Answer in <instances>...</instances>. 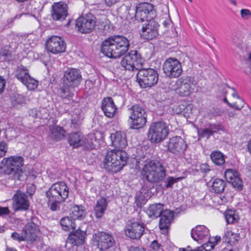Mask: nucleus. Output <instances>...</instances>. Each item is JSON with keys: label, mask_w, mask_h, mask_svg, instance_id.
<instances>
[{"label": "nucleus", "mask_w": 251, "mask_h": 251, "mask_svg": "<svg viewBox=\"0 0 251 251\" xmlns=\"http://www.w3.org/2000/svg\"><path fill=\"white\" fill-rule=\"evenodd\" d=\"M6 81L5 79L0 75V94H1L5 88Z\"/></svg>", "instance_id": "56"}, {"label": "nucleus", "mask_w": 251, "mask_h": 251, "mask_svg": "<svg viewBox=\"0 0 251 251\" xmlns=\"http://www.w3.org/2000/svg\"><path fill=\"white\" fill-rule=\"evenodd\" d=\"M141 55L136 50H131L122 59L121 65L125 70L134 71L142 64Z\"/></svg>", "instance_id": "14"}, {"label": "nucleus", "mask_w": 251, "mask_h": 251, "mask_svg": "<svg viewBox=\"0 0 251 251\" xmlns=\"http://www.w3.org/2000/svg\"><path fill=\"white\" fill-rule=\"evenodd\" d=\"M184 177H174L173 176H169L164 180V186L166 188H172L174 184L179 181L183 179Z\"/></svg>", "instance_id": "41"}, {"label": "nucleus", "mask_w": 251, "mask_h": 251, "mask_svg": "<svg viewBox=\"0 0 251 251\" xmlns=\"http://www.w3.org/2000/svg\"><path fill=\"white\" fill-rule=\"evenodd\" d=\"M135 19L139 23H143L154 20L156 16V10L153 4L149 2L138 3L135 7Z\"/></svg>", "instance_id": "9"}, {"label": "nucleus", "mask_w": 251, "mask_h": 251, "mask_svg": "<svg viewBox=\"0 0 251 251\" xmlns=\"http://www.w3.org/2000/svg\"><path fill=\"white\" fill-rule=\"evenodd\" d=\"M244 103L245 102L243 100L240 99L239 102H235L232 103V106H230V107L233 108L237 110H240L243 107Z\"/></svg>", "instance_id": "50"}, {"label": "nucleus", "mask_w": 251, "mask_h": 251, "mask_svg": "<svg viewBox=\"0 0 251 251\" xmlns=\"http://www.w3.org/2000/svg\"><path fill=\"white\" fill-rule=\"evenodd\" d=\"M224 215L227 224H234L239 220V215L235 210L227 209L224 213Z\"/></svg>", "instance_id": "37"}, {"label": "nucleus", "mask_w": 251, "mask_h": 251, "mask_svg": "<svg viewBox=\"0 0 251 251\" xmlns=\"http://www.w3.org/2000/svg\"><path fill=\"white\" fill-rule=\"evenodd\" d=\"M110 138L113 146L118 149L107 153L103 159V165L108 172L116 174L126 165L128 156L122 149L126 147L127 142L126 133L121 131L111 133Z\"/></svg>", "instance_id": "1"}, {"label": "nucleus", "mask_w": 251, "mask_h": 251, "mask_svg": "<svg viewBox=\"0 0 251 251\" xmlns=\"http://www.w3.org/2000/svg\"><path fill=\"white\" fill-rule=\"evenodd\" d=\"M169 132V124L164 121H158L150 125L148 137L151 143H158L167 137Z\"/></svg>", "instance_id": "6"}, {"label": "nucleus", "mask_w": 251, "mask_h": 251, "mask_svg": "<svg viewBox=\"0 0 251 251\" xmlns=\"http://www.w3.org/2000/svg\"><path fill=\"white\" fill-rule=\"evenodd\" d=\"M29 115L32 116L33 118H42V117H40L39 114V112L37 110V109L33 108L31 109L29 111Z\"/></svg>", "instance_id": "53"}, {"label": "nucleus", "mask_w": 251, "mask_h": 251, "mask_svg": "<svg viewBox=\"0 0 251 251\" xmlns=\"http://www.w3.org/2000/svg\"><path fill=\"white\" fill-rule=\"evenodd\" d=\"M241 18L244 20H249L251 18V11L250 10L243 8L240 10Z\"/></svg>", "instance_id": "47"}, {"label": "nucleus", "mask_w": 251, "mask_h": 251, "mask_svg": "<svg viewBox=\"0 0 251 251\" xmlns=\"http://www.w3.org/2000/svg\"><path fill=\"white\" fill-rule=\"evenodd\" d=\"M51 15L55 21H63L68 15V6L64 2H54L51 6Z\"/></svg>", "instance_id": "21"}, {"label": "nucleus", "mask_w": 251, "mask_h": 251, "mask_svg": "<svg viewBox=\"0 0 251 251\" xmlns=\"http://www.w3.org/2000/svg\"><path fill=\"white\" fill-rule=\"evenodd\" d=\"M247 148H248V151L251 154V139L248 142Z\"/></svg>", "instance_id": "63"}, {"label": "nucleus", "mask_w": 251, "mask_h": 251, "mask_svg": "<svg viewBox=\"0 0 251 251\" xmlns=\"http://www.w3.org/2000/svg\"><path fill=\"white\" fill-rule=\"evenodd\" d=\"M91 138H84L83 140V143L81 146H83L84 148L87 150H91L95 148V145L94 144L93 139L94 138L96 141L95 137L94 135Z\"/></svg>", "instance_id": "43"}, {"label": "nucleus", "mask_w": 251, "mask_h": 251, "mask_svg": "<svg viewBox=\"0 0 251 251\" xmlns=\"http://www.w3.org/2000/svg\"><path fill=\"white\" fill-rule=\"evenodd\" d=\"M170 24V21L168 20H166L163 22V25L165 27L169 26Z\"/></svg>", "instance_id": "62"}, {"label": "nucleus", "mask_w": 251, "mask_h": 251, "mask_svg": "<svg viewBox=\"0 0 251 251\" xmlns=\"http://www.w3.org/2000/svg\"><path fill=\"white\" fill-rule=\"evenodd\" d=\"M15 76L29 90H33L37 87L38 81L30 76L29 70L23 65L18 67Z\"/></svg>", "instance_id": "15"}, {"label": "nucleus", "mask_w": 251, "mask_h": 251, "mask_svg": "<svg viewBox=\"0 0 251 251\" xmlns=\"http://www.w3.org/2000/svg\"><path fill=\"white\" fill-rule=\"evenodd\" d=\"M94 242L100 251H105L114 246L116 241L113 236L104 231H98L93 234Z\"/></svg>", "instance_id": "13"}, {"label": "nucleus", "mask_w": 251, "mask_h": 251, "mask_svg": "<svg viewBox=\"0 0 251 251\" xmlns=\"http://www.w3.org/2000/svg\"><path fill=\"white\" fill-rule=\"evenodd\" d=\"M151 248L155 251H163L162 246L156 240L153 241L151 244Z\"/></svg>", "instance_id": "49"}, {"label": "nucleus", "mask_w": 251, "mask_h": 251, "mask_svg": "<svg viewBox=\"0 0 251 251\" xmlns=\"http://www.w3.org/2000/svg\"><path fill=\"white\" fill-rule=\"evenodd\" d=\"M40 222L38 218L35 216H32L24 228L26 233H27L30 236L31 239L34 241L36 240L38 236V233L40 231Z\"/></svg>", "instance_id": "25"}, {"label": "nucleus", "mask_w": 251, "mask_h": 251, "mask_svg": "<svg viewBox=\"0 0 251 251\" xmlns=\"http://www.w3.org/2000/svg\"><path fill=\"white\" fill-rule=\"evenodd\" d=\"M83 115L79 109L73 111L72 115L71 127L75 130H78L83 119Z\"/></svg>", "instance_id": "33"}, {"label": "nucleus", "mask_w": 251, "mask_h": 251, "mask_svg": "<svg viewBox=\"0 0 251 251\" xmlns=\"http://www.w3.org/2000/svg\"><path fill=\"white\" fill-rule=\"evenodd\" d=\"M208 242L205 244L206 247L210 246L211 249H214V247L221 241V237L216 236L213 238H208Z\"/></svg>", "instance_id": "44"}, {"label": "nucleus", "mask_w": 251, "mask_h": 251, "mask_svg": "<svg viewBox=\"0 0 251 251\" xmlns=\"http://www.w3.org/2000/svg\"><path fill=\"white\" fill-rule=\"evenodd\" d=\"M191 236L196 241L207 240L210 236L209 230L205 226L198 225L191 229Z\"/></svg>", "instance_id": "26"}, {"label": "nucleus", "mask_w": 251, "mask_h": 251, "mask_svg": "<svg viewBox=\"0 0 251 251\" xmlns=\"http://www.w3.org/2000/svg\"><path fill=\"white\" fill-rule=\"evenodd\" d=\"M130 115L128 124L131 129L143 128L147 123V113L146 109L139 104L133 105L129 109Z\"/></svg>", "instance_id": "7"}, {"label": "nucleus", "mask_w": 251, "mask_h": 251, "mask_svg": "<svg viewBox=\"0 0 251 251\" xmlns=\"http://www.w3.org/2000/svg\"><path fill=\"white\" fill-rule=\"evenodd\" d=\"M210 159L212 163L217 166L223 167L226 162L225 155L219 150H214L211 152Z\"/></svg>", "instance_id": "32"}, {"label": "nucleus", "mask_w": 251, "mask_h": 251, "mask_svg": "<svg viewBox=\"0 0 251 251\" xmlns=\"http://www.w3.org/2000/svg\"><path fill=\"white\" fill-rule=\"evenodd\" d=\"M209 128L211 130L213 134L218 131H224V127L221 124H210L209 125Z\"/></svg>", "instance_id": "46"}, {"label": "nucleus", "mask_w": 251, "mask_h": 251, "mask_svg": "<svg viewBox=\"0 0 251 251\" xmlns=\"http://www.w3.org/2000/svg\"><path fill=\"white\" fill-rule=\"evenodd\" d=\"M83 138L82 133L79 131H77L70 134L68 141L71 146L74 148H77L82 146Z\"/></svg>", "instance_id": "31"}, {"label": "nucleus", "mask_w": 251, "mask_h": 251, "mask_svg": "<svg viewBox=\"0 0 251 251\" xmlns=\"http://www.w3.org/2000/svg\"><path fill=\"white\" fill-rule=\"evenodd\" d=\"M107 201L105 198L101 197L97 201L93 211L97 219H100L103 216L107 209Z\"/></svg>", "instance_id": "29"}, {"label": "nucleus", "mask_w": 251, "mask_h": 251, "mask_svg": "<svg viewBox=\"0 0 251 251\" xmlns=\"http://www.w3.org/2000/svg\"><path fill=\"white\" fill-rule=\"evenodd\" d=\"M10 213V210L8 207L0 206V216L7 215Z\"/></svg>", "instance_id": "54"}, {"label": "nucleus", "mask_w": 251, "mask_h": 251, "mask_svg": "<svg viewBox=\"0 0 251 251\" xmlns=\"http://www.w3.org/2000/svg\"><path fill=\"white\" fill-rule=\"evenodd\" d=\"M69 87L64 85L63 83V86L60 88L59 92L60 96L63 99L70 100L73 97V94L71 92Z\"/></svg>", "instance_id": "42"}, {"label": "nucleus", "mask_w": 251, "mask_h": 251, "mask_svg": "<svg viewBox=\"0 0 251 251\" xmlns=\"http://www.w3.org/2000/svg\"><path fill=\"white\" fill-rule=\"evenodd\" d=\"M223 101L224 102H225V103H226L227 104V105L230 107V106H232V103H230L229 102H228V101L227 100V99L225 97L224 99H223Z\"/></svg>", "instance_id": "64"}, {"label": "nucleus", "mask_w": 251, "mask_h": 251, "mask_svg": "<svg viewBox=\"0 0 251 251\" xmlns=\"http://www.w3.org/2000/svg\"><path fill=\"white\" fill-rule=\"evenodd\" d=\"M232 235V231L230 230L226 231L223 236L224 237H226V238H231Z\"/></svg>", "instance_id": "59"}, {"label": "nucleus", "mask_w": 251, "mask_h": 251, "mask_svg": "<svg viewBox=\"0 0 251 251\" xmlns=\"http://www.w3.org/2000/svg\"><path fill=\"white\" fill-rule=\"evenodd\" d=\"M160 217L159 226L160 229H168L174 218V212L166 209L159 217Z\"/></svg>", "instance_id": "28"}, {"label": "nucleus", "mask_w": 251, "mask_h": 251, "mask_svg": "<svg viewBox=\"0 0 251 251\" xmlns=\"http://www.w3.org/2000/svg\"><path fill=\"white\" fill-rule=\"evenodd\" d=\"M127 251H146L145 248L140 246H131Z\"/></svg>", "instance_id": "55"}, {"label": "nucleus", "mask_w": 251, "mask_h": 251, "mask_svg": "<svg viewBox=\"0 0 251 251\" xmlns=\"http://www.w3.org/2000/svg\"><path fill=\"white\" fill-rule=\"evenodd\" d=\"M164 204L161 203L152 204L148 208L146 213L150 218L156 219L164 211Z\"/></svg>", "instance_id": "30"}, {"label": "nucleus", "mask_w": 251, "mask_h": 251, "mask_svg": "<svg viewBox=\"0 0 251 251\" xmlns=\"http://www.w3.org/2000/svg\"><path fill=\"white\" fill-rule=\"evenodd\" d=\"M226 179H229L233 187L237 190H241L243 189V183L242 179L238 176V173L234 170L227 169L225 173Z\"/></svg>", "instance_id": "27"}, {"label": "nucleus", "mask_w": 251, "mask_h": 251, "mask_svg": "<svg viewBox=\"0 0 251 251\" xmlns=\"http://www.w3.org/2000/svg\"><path fill=\"white\" fill-rule=\"evenodd\" d=\"M176 85L175 89L180 96H189L194 89V79L191 76L182 77L176 81Z\"/></svg>", "instance_id": "16"}, {"label": "nucleus", "mask_w": 251, "mask_h": 251, "mask_svg": "<svg viewBox=\"0 0 251 251\" xmlns=\"http://www.w3.org/2000/svg\"><path fill=\"white\" fill-rule=\"evenodd\" d=\"M101 108L105 116L110 118L114 117L117 110V107L115 104L113 99L110 97L102 99Z\"/></svg>", "instance_id": "24"}, {"label": "nucleus", "mask_w": 251, "mask_h": 251, "mask_svg": "<svg viewBox=\"0 0 251 251\" xmlns=\"http://www.w3.org/2000/svg\"><path fill=\"white\" fill-rule=\"evenodd\" d=\"M29 201L27 196L18 190L13 197V208L15 212L26 211L29 209Z\"/></svg>", "instance_id": "20"}, {"label": "nucleus", "mask_w": 251, "mask_h": 251, "mask_svg": "<svg viewBox=\"0 0 251 251\" xmlns=\"http://www.w3.org/2000/svg\"><path fill=\"white\" fill-rule=\"evenodd\" d=\"M96 84V80L87 79L85 81V87L86 89L90 90L93 89Z\"/></svg>", "instance_id": "51"}, {"label": "nucleus", "mask_w": 251, "mask_h": 251, "mask_svg": "<svg viewBox=\"0 0 251 251\" xmlns=\"http://www.w3.org/2000/svg\"><path fill=\"white\" fill-rule=\"evenodd\" d=\"M163 70L165 75L170 78L178 77L183 71L181 62L175 57H169L164 61Z\"/></svg>", "instance_id": "10"}, {"label": "nucleus", "mask_w": 251, "mask_h": 251, "mask_svg": "<svg viewBox=\"0 0 251 251\" xmlns=\"http://www.w3.org/2000/svg\"><path fill=\"white\" fill-rule=\"evenodd\" d=\"M86 235V231L81 230L80 228L73 229L69 234L67 242L73 246L82 245L85 242Z\"/></svg>", "instance_id": "23"}, {"label": "nucleus", "mask_w": 251, "mask_h": 251, "mask_svg": "<svg viewBox=\"0 0 251 251\" xmlns=\"http://www.w3.org/2000/svg\"><path fill=\"white\" fill-rule=\"evenodd\" d=\"M24 158L20 155H11L3 158L0 163V173L9 176V178L23 181L25 179L24 171Z\"/></svg>", "instance_id": "3"}, {"label": "nucleus", "mask_w": 251, "mask_h": 251, "mask_svg": "<svg viewBox=\"0 0 251 251\" xmlns=\"http://www.w3.org/2000/svg\"><path fill=\"white\" fill-rule=\"evenodd\" d=\"M81 80V73L78 69L68 68L64 73L63 77L64 85L74 88L78 86Z\"/></svg>", "instance_id": "18"}, {"label": "nucleus", "mask_w": 251, "mask_h": 251, "mask_svg": "<svg viewBox=\"0 0 251 251\" xmlns=\"http://www.w3.org/2000/svg\"><path fill=\"white\" fill-rule=\"evenodd\" d=\"M223 113V111L218 109L215 111V114H214V116H221Z\"/></svg>", "instance_id": "61"}, {"label": "nucleus", "mask_w": 251, "mask_h": 251, "mask_svg": "<svg viewBox=\"0 0 251 251\" xmlns=\"http://www.w3.org/2000/svg\"><path fill=\"white\" fill-rule=\"evenodd\" d=\"M145 225L133 219L128 220L125 227L126 237L131 239L138 240L144 234Z\"/></svg>", "instance_id": "12"}, {"label": "nucleus", "mask_w": 251, "mask_h": 251, "mask_svg": "<svg viewBox=\"0 0 251 251\" xmlns=\"http://www.w3.org/2000/svg\"><path fill=\"white\" fill-rule=\"evenodd\" d=\"M227 182L220 178H215L213 180L211 186V190L215 193H223L226 186Z\"/></svg>", "instance_id": "36"}, {"label": "nucleus", "mask_w": 251, "mask_h": 251, "mask_svg": "<svg viewBox=\"0 0 251 251\" xmlns=\"http://www.w3.org/2000/svg\"><path fill=\"white\" fill-rule=\"evenodd\" d=\"M60 224L62 229L64 231H70L76 228L75 221L70 216H66L61 219Z\"/></svg>", "instance_id": "34"}, {"label": "nucleus", "mask_w": 251, "mask_h": 251, "mask_svg": "<svg viewBox=\"0 0 251 251\" xmlns=\"http://www.w3.org/2000/svg\"><path fill=\"white\" fill-rule=\"evenodd\" d=\"M65 130L63 127L55 126L51 130V137L56 141L61 140L65 137Z\"/></svg>", "instance_id": "40"}, {"label": "nucleus", "mask_w": 251, "mask_h": 251, "mask_svg": "<svg viewBox=\"0 0 251 251\" xmlns=\"http://www.w3.org/2000/svg\"><path fill=\"white\" fill-rule=\"evenodd\" d=\"M136 76L137 81L142 88H151L155 86L159 79L157 71L151 68L140 69Z\"/></svg>", "instance_id": "8"}, {"label": "nucleus", "mask_w": 251, "mask_h": 251, "mask_svg": "<svg viewBox=\"0 0 251 251\" xmlns=\"http://www.w3.org/2000/svg\"><path fill=\"white\" fill-rule=\"evenodd\" d=\"M11 237L13 240L18 242H21L25 241L30 242L34 241L32 239H31V238L30 236L28 234H26L25 229L24 231L21 233H18L15 231L12 232L11 235Z\"/></svg>", "instance_id": "39"}, {"label": "nucleus", "mask_w": 251, "mask_h": 251, "mask_svg": "<svg viewBox=\"0 0 251 251\" xmlns=\"http://www.w3.org/2000/svg\"><path fill=\"white\" fill-rule=\"evenodd\" d=\"M105 3L107 6H111L116 3L118 0H104Z\"/></svg>", "instance_id": "57"}, {"label": "nucleus", "mask_w": 251, "mask_h": 251, "mask_svg": "<svg viewBox=\"0 0 251 251\" xmlns=\"http://www.w3.org/2000/svg\"><path fill=\"white\" fill-rule=\"evenodd\" d=\"M141 175L144 181L151 183H157L164 180L166 170L162 161L152 160L144 165Z\"/></svg>", "instance_id": "5"}, {"label": "nucleus", "mask_w": 251, "mask_h": 251, "mask_svg": "<svg viewBox=\"0 0 251 251\" xmlns=\"http://www.w3.org/2000/svg\"><path fill=\"white\" fill-rule=\"evenodd\" d=\"M211 130L209 127L201 129L199 131L198 135L201 138L206 137L208 139L211 135H213Z\"/></svg>", "instance_id": "45"}, {"label": "nucleus", "mask_w": 251, "mask_h": 251, "mask_svg": "<svg viewBox=\"0 0 251 251\" xmlns=\"http://www.w3.org/2000/svg\"><path fill=\"white\" fill-rule=\"evenodd\" d=\"M232 90L234 91V92L232 94V96L234 97V98H237L238 100H240V99H242L237 94V93L236 92V91H235V88H232Z\"/></svg>", "instance_id": "60"}, {"label": "nucleus", "mask_w": 251, "mask_h": 251, "mask_svg": "<svg viewBox=\"0 0 251 251\" xmlns=\"http://www.w3.org/2000/svg\"><path fill=\"white\" fill-rule=\"evenodd\" d=\"M10 46H5L0 49V62H10L12 60V50Z\"/></svg>", "instance_id": "38"}, {"label": "nucleus", "mask_w": 251, "mask_h": 251, "mask_svg": "<svg viewBox=\"0 0 251 251\" xmlns=\"http://www.w3.org/2000/svg\"><path fill=\"white\" fill-rule=\"evenodd\" d=\"M95 25V22L90 18V15L81 16L75 21V26L82 33H88L92 30Z\"/></svg>", "instance_id": "22"}, {"label": "nucleus", "mask_w": 251, "mask_h": 251, "mask_svg": "<svg viewBox=\"0 0 251 251\" xmlns=\"http://www.w3.org/2000/svg\"><path fill=\"white\" fill-rule=\"evenodd\" d=\"M210 171V166L206 163L201 164L199 168L196 169V172L201 173L202 174H205Z\"/></svg>", "instance_id": "48"}, {"label": "nucleus", "mask_w": 251, "mask_h": 251, "mask_svg": "<svg viewBox=\"0 0 251 251\" xmlns=\"http://www.w3.org/2000/svg\"><path fill=\"white\" fill-rule=\"evenodd\" d=\"M187 148L186 141L180 136H176L169 139L167 144L168 151L177 157H183Z\"/></svg>", "instance_id": "11"}, {"label": "nucleus", "mask_w": 251, "mask_h": 251, "mask_svg": "<svg viewBox=\"0 0 251 251\" xmlns=\"http://www.w3.org/2000/svg\"><path fill=\"white\" fill-rule=\"evenodd\" d=\"M129 48V42L123 35H112L101 43L100 51L105 56L118 58L125 55Z\"/></svg>", "instance_id": "2"}, {"label": "nucleus", "mask_w": 251, "mask_h": 251, "mask_svg": "<svg viewBox=\"0 0 251 251\" xmlns=\"http://www.w3.org/2000/svg\"><path fill=\"white\" fill-rule=\"evenodd\" d=\"M223 242H225L226 243H227L228 244H229L230 246H231V241H232V240L231 239V238H226V237H223Z\"/></svg>", "instance_id": "58"}, {"label": "nucleus", "mask_w": 251, "mask_h": 251, "mask_svg": "<svg viewBox=\"0 0 251 251\" xmlns=\"http://www.w3.org/2000/svg\"><path fill=\"white\" fill-rule=\"evenodd\" d=\"M86 215V209L84 207L81 205H75L73 208V211L70 214V216L75 221V220H82Z\"/></svg>", "instance_id": "35"}, {"label": "nucleus", "mask_w": 251, "mask_h": 251, "mask_svg": "<svg viewBox=\"0 0 251 251\" xmlns=\"http://www.w3.org/2000/svg\"><path fill=\"white\" fill-rule=\"evenodd\" d=\"M140 32L141 37L148 41L155 38L158 35L159 25L154 20L147 21L141 23Z\"/></svg>", "instance_id": "17"}, {"label": "nucleus", "mask_w": 251, "mask_h": 251, "mask_svg": "<svg viewBox=\"0 0 251 251\" xmlns=\"http://www.w3.org/2000/svg\"><path fill=\"white\" fill-rule=\"evenodd\" d=\"M69 188L64 181H58L53 184L46 192L47 203L52 211L60 210V204L68 197Z\"/></svg>", "instance_id": "4"}, {"label": "nucleus", "mask_w": 251, "mask_h": 251, "mask_svg": "<svg viewBox=\"0 0 251 251\" xmlns=\"http://www.w3.org/2000/svg\"><path fill=\"white\" fill-rule=\"evenodd\" d=\"M239 234L234 233L232 232V235L231 237L232 241H231V246H234L235 245H236L239 240Z\"/></svg>", "instance_id": "52"}, {"label": "nucleus", "mask_w": 251, "mask_h": 251, "mask_svg": "<svg viewBox=\"0 0 251 251\" xmlns=\"http://www.w3.org/2000/svg\"><path fill=\"white\" fill-rule=\"evenodd\" d=\"M46 48L49 52L56 54L65 51L66 44L62 37L52 36L47 40Z\"/></svg>", "instance_id": "19"}]
</instances>
